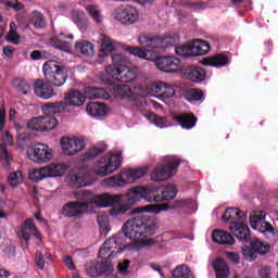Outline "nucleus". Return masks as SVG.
I'll list each match as a JSON object with an SVG mask.
<instances>
[{"label":"nucleus","mask_w":278,"mask_h":278,"mask_svg":"<svg viewBox=\"0 0 278 278\" xmlns=\"http://www.w3.org/2000/svg\"><path fill=\"white\" fill-rule=\"evenodd\" d=\"M89 16H91L92 21H94V23H97L98 25L103 23V17L101 16V13L99 12V10H97V7L94 5H89L86 8Z\"/></svg>","instance_id":"51"},{"label":"nucleus","mask_w":278,"mask_h":278,"mask_svg":"<svg viewBox=\"0 0 278 278\" xmlns=\"http://www.w3.org/2000/svg\"><path fill=\"white\" fill-rule=\"evenodd\" d=\"M36 225H34V219L27 218L24 222V226L17 232V236L21 240L25 241L26 247L29 244V240H31V236H36L37 233Z\"/></svg>","instance_id":"17"},{"label":"nucleus","mask_w":278,"mask_h":278,"mask_svg":"<svg viewBox=\"0 0 278 278\" xmlns=\"http://www.w3.org/2000/svg\"><path fill=\"white\" fill-rule=\"evenodd\" d=\"M192 55L193 58L197 55H207L210 50L212 49L210 42L201 39H194L191 42Z\"/></svg>","instance_id":"25"},{"label":"nucleus","mask_w":278,"mask_h":278,"mask_svg":"<svg viewBox=\"0 0 278 278\" xmlns=\"http://www.w3.org/2000/svg\"><path fill=\"white\" fill-rule=\"evenodd\" d=\"M112 251L105 247V243L100 248L98 252V257L101 260H112L113 257H116L114 254H111Z\"/></svg>","instance_id":"56"},{"label":"nucleus","mask_w":278,"mask_h":278,"mask_svg":"<svg viewBox=\"0 0 278 278\" xmlns=\"http://www.w3.org/2000/svg\"><path fill=\"white\" fill-rule=\"evenodd\" d=\"M113 92L115 97H121L122 99H131V87L128 85H116L113 87Z\"/></svg>","instance_id":"35"},{"label":"nucleus","mask_w":278,"mask_h":278,"mask_svg":"<svg viewBox=\"0 0 278 278\" xmlns=\"http://www.w3.org/2000/svg\"><path fill=\"white\" fill-rule=\"evenodd\" d=\"M250 247L254 250L256 255H266L270 252V244L262 242L260 239H250Z\"/></svg>","instance_id":"29"},{"label":"nucleus","mask_w":278,"mask_h":278,"mask_svg":"<svg viewBox=\"0 0 278 278\" xmlns=\"http://www.w3.org/2000/svg\"><path fill=\"white\" fill-rule=\"evenodd\" d=\"M243 260L247 262H255L257 260V253L252 247L244 245L242 247Z\"/></svg>","instance_id":"48"},{"label":"nucleus","mask_w":278,"mask_h":278,"mask_svg":"<svg viewBox=\"0 0 278 278\" xmlns=\"http://www.w3.org/2000/svg\"><path fill=\"white\" fill-rule=\"evenodd\" d=\"M75 49L78 53H81L83 55H94V46L88 40L77 42L75 45Z\"/></svg>","instance_id":"33"},{"label":"nucleus","mask_w":278,"mask_h":278,"mask_svg":"<svg viewBox=\"0 0 278 278\" xmlns=\"http://www.w3.org/2000/svg\"><path fill=\"white\" fill-rule=\"evenodd\" d=\"M156 67L163 73H177L181 61L175 56H160L155 61Z\"/></svg>","instance_id":"12"},{"label":"nucleus","mask_w":278,"mask_h":278,"mask_svg":"<svg viewBox=\"0 0 278 278\" xmlns=\"http://www.w3.org/2000/svg\"><path fill=\"white\" fill-rule=\"evenodd\" d=\"M65 106L81 108L86 103V96L79 90L72 89L70 92L64 93Z\"/></svg>","instance_id":"14"},{"label":"nucleus","mask_w":278,"mask_h":278,"mask_svg":"<svg viewBox=\"0 0 278 278\" xmlns=\"http://www.w3.org/2000/svg\"><path fill=\"white\" fill-rule=\"evenodd\" d=\"M105 248L110 249L111 255H118V253H123V251H125V248L123 245V238H121V233L113 236L111 238H109L105 242Z\"/></svg>","instance_id":"21"},{"label":"nucleus","mask_w":278,"mask_h":278,"mask_svg":"<svg viewBox=\"0 0 278 278\" xmlns=\"http://www.w3.org/2000/svg\"><path fill=\"white\" fill-rule=\"evenodd\" d=\"M98 268L100 277L101 275H112V271L114 270V266L108 261L98 262Z\"/></svg>","instance_id":"53"},{"label":"nucleus","mask_w":278,"mask_h":278,"mask_svg":"<svg viewBox=\"0 0 278 278\" xmlns=\"http://www.w3.org/2000/svg\"><path fill=\"white\" fill-rule=\"evenodd\" d=\"M142 192V187L140 186L130 188L124 199V201H126V204H121L118 206L112 207L110 210L111 216H118L121 214H126V212H129V210H131V205H136L138 201H141Z\"/></svg>","instance_id":"5"},{"label":"nucleus","mask_w":278,"mask_h":278,"mask_svg":"<svg viewBox=\"0 0 278 278\" xmlns=\"http://www.w3.org/2000/svg\"><path fill=\"white\" fill-rule=\"evenodd\" d=\"M42 131H51L58 127V119L51 115L41 116Z\"/></svg>","instance_id":"37"},{"label":"nucleus","mask_w":278,"mask_h":278,"mask_svg":"<svg viewBox=\"0 0 278 278\" xmlns=\"http://www.w3.org/2000/svg\"><path fill=\"white\" fill-rule=\"evenodd\" d=\"M8 40L13 45H18V42H21V37L18 36V34H16V31L11 29L8 35Z\"/></svg>","instance_id":"63"},{"label":"nucleus","mask_w":278,"mask_h":278,"mask_svg":"<svg viewBox=\"0 0 278 278\" xmlns=\"http://www.w3.org/2000/svg\"><path fill=\"white\" fill-rule=\"evenodd\" d=\"M27 129L33 131H42V116L34 117L26 124Z\"/></svg>","instance_id":"52"},{"label":"nucleus","mask_w":278,"mask_h":278,"mask_svg":"<svg viewBox=\"0 0 278 278\" xmlns=\"http://www.w3.org/2000/svg\"><path fill=\"white\" fill-rule=\"evenodd\" d=\"M8 182L11 188H18L20 184H23V172L16 170L9 174Z\"/></svg>","instance_id":"43"},{"label":"nucleus","mask_w":278,"mask_h":278,"mask_svg":"<svg viewBox=\"0 0 278 278\" xmlns=\"http://www.w3.org/2000/svg\"><path fill=\"white\" fill-rule=\"evenodd\" d=\"M166 84L163 83H153L151 85V90L152 92H154L155 94H159V97H162V92H164V88H165Z\"/></svg>","instance_id":"62"},{"label":"nucleus","mask_w":278,"mask_h":278,"mask_svg":"<svg viewBox=\"0 0 278 278\" xmlns=\"http://www.w3.org/2000/svg\"><path fill=\"white\" fill-rule=\"evenodd\" d=\"M41 110L47 116L62 114V112H66V103L64 101L48 102L42 104Z\"/></svg>","instance_id":"20"},{"label":"nucleus","mask_w":278,"mask_h":278,"mask_svg":"<svg viewBox=\"0 0 278 278\" xmlns=\"http://www.w3.org/2000/svg\"><path fill=\"white\" fill-rule=\"evenodd\" d=\"M163 49H168V47H175L179 42V35L172 34L162 37Z\"/></svg>","instance_id":"47"},{"label":"nucleus","mask_w":278,"mask_h":278,"mask_svg":"<svg viewBox=\"0 0 278 278\" xmlns=\"http://www.w3.org/2000/svg\"><path fill=\"white\" fill-rule=\"evenodd\" d=\"M128 53L136 55L137 58H141V60H150L149 52L139 47H129Z\"/></svg>","instance_id":"54"},{"label":"nucleus","mask_w":278,"mask_h":278,"mask_svg":"<svg viewBox=\"0 0 278 278\" xmlns=\"http://www.w3.org/2000/svg\"><path fill=\"white\" fill-rule=\"evenodd\" d=\"M73 21L77 25V27H84V23H85L84 12H74Z\"/></svg>","instance_id":"60"},{"label":"nucleus","mask_w":278,"mask_h":278,"mask_svg":"<svg viewBox=\"0 0 278 278\" xmlns=\"http://www.w3.org/2000/svg\"><path fill=\"white\" fill-rule=\"evenodd\" d=\"M28 157L37 164H47L53 159V149L45 143H36L29 149Z\"/></svg>","instance_id":"9"},{"label":"nucleus","mask_w":278,"mask_h":278,"mask_svg":"<svg viewBox=\"0 0 278 278\" xmlns=\"http://www.w3.org/2000/svg\"><path fill=\"white\" fill-rule=\"evenodd\" d=\"M162 99H173L175 97V88L165 84L163 92L161 93Z\"/></svg>","instance_id":"59"},{"label":"nucleus","mask_w":278,"mask_h":278,"mask_svg":"<svg viewBox=\"0 0 278 278\" xmlns=\"http://www.w3.org/2000/svg\"><path fill=\"white\" fill-rule=\"evenodd\" d=\"M71 184H73L74 188H86V186H90V182L86 180V176H79V174L71 177Z\"/></svg>","instance_id":"49"},{"label":"nucleus","mask_w":278,"mask_h":278,"mask_svg":"<svg viewBox=\"0 0 278 278\" xmlns=\"http://www.w3.org/2000/svg\"><path fill=\"white\" fill-rule=\"evenodd\" d=\"M160 201H170L177 197V187L169 184L163 188L161 194H159Z\"/></svg>","instance_id":"34"},{"label":"nucleus","mask_w":278,"mask_h":278,"mask_svg":"<svg viewBox=\"0 0 278 278\" xmlns=\"http://www.w3.org/2000/svg\"><path fill=\"white\" fill-rule=\"evenodd\" d=\"M61 148L64 155H77L80 151L86 149L84 139L63 137L61 139Z\"/></svg>","instance_id":"10"},{"label":"nucleus","mask_w":278,"mask_h":278,"mask_svg":"<svg viewBox=\"0 0 278 278\" xmlns=\"http://www.w3.org/2000/svg\"><path fill=\"white\" fill-rule=\"evenodd\" d=\"M93 203L98 207H117L121 204V195L111 193H101L93 198Z\"/></svg>","instance_id":"13"},{"label":"nucleus","mask_w":278,"mask_h":278,"mask_svg":"<svg viewBox=\"0 0 278 278\" xmlns=\"http://www.w3.org/2000/svg\"><path fill=\"white\" fill-rule=\"evenodd\" d=\"M131 264V261L129 260H124L123 262H119L117 264V270L121 273V275H127L129 273V265Z\"/></svg>","instance_id":"58"},{"label":"nucleus","mask_w":278,"mask_h":278,"mask_svg":"<svg viewBox=\"0 0 278 278\" xmlns=\"http://www.w3.org/2000/svg\"><path fill=\"white\" fill-rule=\"evenodd\" d=\"M212 239L213 242H216V244H236V239L233 236L225 230H214L212 232Z\"/></svg>","instance_id":"23"},{"label":"nucleus","mask_w":278,"mask_h":278,"mask_svg":"<svg viewBox=\"0 0 278 278\" xmlns=\"http://www.w3.org/2000/svg\"><path fill=\"white\" fill-rule=\"evenodd\" d=\"M174 118L182 129H192L197 125V116L192 113L175 115Z\"/></svg>","instance_id":"24"},{"label":"nucleus","mask_w":278,"mask_h":278,"mask_svg":"<svg viewBox=\"0 0 278 278\" xmlns=\"http://www.w3.org/2000/svg\"><path fill=\"white\" fill-rule=\"evenodd\" d=\"M13 88L21 92L22 94H31V84H29L24 78H14L12 81Z\"/></svg>","instance_id":"30"},{"label":"nucleus","mask_w":278,"mask_h":278,"mask_svg":"<svg viewBox=\"0 0 278 278\" xmlns=\"http://www.w3.org/2000/svg\"><path fill=\"white\" fill-rule=\"evenodd\" d=\"M30 23L34 25V27H36V29H43V27H47L45 15L38 11L34 12Z\"/></svg>","instance_id":"44"},{"label":"nucleus","mask_w":278,"mask_h":278,"mask_svg":"<svg viewBox=\"0 0 278 278\" xmlns=\"http://www.w3.org/2000/svg\"><path fill=\"white\" fill-rule=\"evenodd\" d=\"M43 79H37L34 84V92L39 99H51L55 96L53 88H62L68 79V68L58 61H47L42 66Z\"/></svg>","instance_id":"2"},{"label":"nucleus","mask_w":278,"mask_h":278,"mask_svg":"<svg viewBox=\"0 0 278 278\" xmlns=\"http://www.w3.org/2000/svg\"><path fill=\"white\" fill-rule=\"evenodd\" d=\"M85 270L89 277H100L99 274V262H88L85 265Z\"/></svg>","instance_id":"50"},{"label":"nucleus","mask_w":278,"mask_h":278,"mask_svg":"<svg viewBox=\"0 0 278 278\" xmlns=\"http://www.w3.org/2000/svg\"><path fill=\"white\" fill-rule=\"evenodd\" d=\"M105 151H108V146H94L86 152V160H94V157H99V155H101V153H105Z\"/></svg>","instance_id":"39"},{"label":"nucleus","mask_w":278,"mask_h":278,"mask_svg":"<svg viewBox=\"0 0 278 278\" xmlns=\"http://www.w3.org/2000/svg\"><path fill=\"white\" fill-rule=\"evenodd\" d=\"M139 45L146 49H164L162 37L160 36L140 35Z\"/></svg>","instance_id":"19"},{"label":"nucleus","mask_w":278,"mask_h":278,"mask_svg":"<svg viewBox=\"0 0 278 278\" xmlns=\"http://www.w3.org/2000/svg\"><path fill=\"white\" fill-rule=\"evenodd\" d=\"M244 212L236 207H228L225 214L222 215V220L230 225H236L238 223H244Z\"/></svg>","instance_id":"18"},{"label":"nucleus","mask_w":278,"mask_h":278,"mask_svg":"<svg viewBox=\"0 0 278 278\" xmlns=\"http://www.w3.org/2000/svg\"><path fill=\"white\" fill-rule=\"evenodd\" d=\"M157 191L151 189V188H144L142 187V199L147 201L148 203H155L160 202V194H156Z\"/></svg>","instance_id":"40"},{"label":"nucleus","mask_w":278,"mask_h":278,"mask_svg":"<svg viewBox=\"0 0 278 278\" xmlns=\"http://www.w3.org/2000/svg\"><path fill=\"white\" fill-rule=\"evenodd\" d=\"M180 164L181 161L173 159L169 162H167L166 165L156 166L151 174L152 181L159 182L166 181V179H170V177H173V173H177V168H179Z\"/></svg>","instance_id":"8"},{"label":"nucleus","mask_w":278,"mask_h":278,"mask_svg":"<svg viewBox=\"0 0 278 278\" xmlns=\"http://www.w3.org/2000/svg\"><path fill=\"white\" fill-rule=\"evenodd\" d=\"M273 225L266 222V218L262 219L261 225L256 228V231H261V233H266V231H273Z\"/></svg>","instance_id":"61"},{"label":"nucleus","mask_w":278,"mask_h":278,"mask_svg":"<svg viewBox=\"0 0 278 278\" xmlns=\"http://www.w3.org/2000/svg\"><path fill=\"white\" fill-rule=\"evenodd\" d=\"M185 99L189 103H194V101H205V93L201 89L191 88L185 91Z\"/></svg>","instance_id":"32"},{"label":"nucleus","mask_w":278,"mask_h":278,"mask_svg":"<svg viewBox=\"0 0 278 278\" xmlns=\"http://www.w3.org/2000/svg\"><path fill=\"white\" fill-rule=\"evenodd\" d=\"M149 173L147 167H139L135 169H125L122 170L121 175L111 176L104 180L106 186H112L115 188H121L125 186V184H134V181H138V179L144 177Z\"/></svg>","instance_id":"3"},{"label":"nucleus","mask_w":278,"mask_h":278,"mask_svg":"<svg viewBox=\"0 0 278 278\" xmlns=\"http://www.w3.org/2000/svg\"><path fill=\"white\" fill-rule=\"evenodd\" d=\"M146 118L161 129L166 127V117L157 116L155 113L150 112L146 115Z\"/></svg>","instance_id":"45"},{"label":"nucleus","mask_w":278,"mask_h":278,"mask_svg":"<svg viewBox=\"0 0 278 278\" xmlns=\"http://www.w3.org/2000/svg\"><path fill=\"white\" fill-rule=\"evenodd\" d=\"M266 218V212L258 211L250 216V226L252 229H260V225H262V220Z\"/></svg>","instance_id":"41"},{"label":"nucleus","mask_w":278,"mask_h":278,"mask_svg":"<svg viewBox=\"0 0 278 278\" xmlns=\"http://www.w3.org/2000/svg\"><path fill=\"white\" fill-rule=\"evenodd\" d=\"M194 200H176L173 204H148L146 206L137 207L130 211V214L137 216L128 219L122 227V233L131 242L144 247V244H153V239L144 240L149 236H153L157 231L155 218L149 214H160L162 210H181V207H192Z\"/></svg>","instance_id":"1"},{"label":"nucleus","mask_w":278,"mask_h":278,"mask_svg":"<svg viewBox=\"0 0 278 278\" xmlns=\"http://www.w3.org/2000/svg\"><path fill=\"white\" fill-rule=\"evenodd\" d=\"M258 277L260 278H273L270 276V267H268V266L261 267L258 270Z\"/></svg>","instance_id":"64"},{"label":"nucleus","mask_w":278,"mask_h":278,"mask_svg":"<svg viewBox=\"0 0 278 278\" xmlns=\"http://www.w3.org/2000/svg\"><path fill=\"white\" fill-rule=\"evenodd\" d=\"M111 60L113 62L114 66H117L119 68H125L129 64V59L125 56L123 53H114L111 55Z\"/></svg>","instance_id":"38"},{"label":"nucleus","mask_w":278,"mask_h":278,"mask_svg":"<svg viewBox=\"0 0 278 278\" xmlns=\"http://www.w3.org/2000/svg\"><path fill=\"white\" fill-rule=\"evenodd\" d=\"M176 55L180 58H193L192 54V42L185 43L175 48Z\"/></svg>","instance_id":"42"},{"label":"nucleus","mask_w":278,"mask_h":278,"mask_svg":"<svg viewBox=\"0 0 278 278\" xmlns=\"http://www.w3.org/2000/svg\"><path fill=\"white\" fill-rule=\"evenodd\" d=\"M204 66H214L215 68H223L229 64V56L225 54H215L214 56L207 58L201 61Z\"/></svg>","instance_id":"22"},{"label":"nucleus","mask_w":278,"mask_h":278,"mask_svg":"<svg viewBox=\"0 0 278 278\" xmlns=\"http://www.w3.org/2000/svg\"><path fill=\"white\" fill-rule=\"evenodd\" d=\"M0 161L4 168H8L10 161H12V156L8 153V146H5V143H0Z\"/></svg>","instance_id":"46"},{"label":"nucleus","mask_w":278,"mask_h":278,"mask_svg":"<svg viewBox=\"0 0 278 278\" xmlns=\"http://www.w3.org/2000/svg\"><path fill=\"white\" fill-rule=\"evenodd\" d=\"M50 42L52 47H55V49H60V51H68V43L66 41L60 40L58 37H52L50 39Z\"/></svg>","instance_id":"55"},{"label":"nucleus","mask_w":278,"mask_h":278,"mask_svg":"<svg viewBox=\"0 0 278 278\" xmlns=\"http://www.w3.org/2000/svg\"><path fill=\"white\" fill-rule=\"evenodd\" d=\"M86 110L89 116H105L108 114V106L101 102H90Z\"/></svg>","instance_id":"27"},{"label":"nucleus","mask_w":278,"mask_h":278,"mask_svg":"<svg viewBox=\"0 0 278 278\" xmlns=\"http://www.w3.org/2000/svg\"><path fill=\"white\" fill-rule=\"evenodd\" d=\"M64 173H66V166L52 163L30 172L29 179L31 181H42V179H48L49 177H62Z\"/></svg>","instance_id":"6"},{"label":"nucleus","mask_w":278,"mask_h":278,"mask_svg":"<svg viewBox=\"0 0 278 278\" xmlns=\"http://www.w3.org/2000/svg\"><path fill=\"white\" fill-rule=\"evenodd\" d=\"M114 49H116V47H114V45L110 41H103L101 45V54L100 58L103 55H110V53H112V51H114Z\"/></svg>","instance_id":"57"},{"label":"nucleus","mask_w":278,"mask_h":278,"mask_svg":"<svg viewBox=\"0 0 278 278\" xmlns=\"http://www.w3.org/2000/svg\"><path fill=\"white\" fill-rule=\"evenodd\" d=\"M244 222H239L235 225H230L229 229L241 242H251V229L249 226L243 225Z\"/></svg>","instance_id":"16"},{"label":"nucleus","mask_w":278,"mask_h":278,"mask_svg":"<svg viewBox=\"0 0 278 278\" xmlns=\"http://www.w3.org/2000/svg\"><path fill=\"white\" fill-rule=\"evenodd\" d=\"M206 76L207 74L205 73V70L201 66H189L184 70V77L194 84H201V81H204Z\"/></svg>","instance_id":"15"},{"label":"nucleus","mask_w":278,"mask_h":278,"mask_svg":"<svg viewBox=\"0 0 278 278\" xmlns=\"http://www.w3.org/2000/svg\"><path fill=\"white\" fill-rule=\"evenodd\" d=\"M48 262H51V254L46 252L42 254V252L37 251L35 254V264L39 270H45V264Z\"/></svg>","instance_id":"36"},{"label":"nucleus","mask_w":278,"mask_h":278,"mask_svg":"<svg viewBox=\"0 0 278 278\" xmlns=\"http://www.w3.org/2000/svg\"><path fill=\"white\" fill-rule=\"evenodd\" d=\"M136 79H138V72L136 70H131L128 65L122 68L118 81L122 84H131Z\"/></svg>","instance_id":"28"},{"label":"nucleus","mask_w":278,"mask_h":278,"mask_svg":"<svg viewBox=\"0 0 278 278\" xmlns=\"http://www.w3.org/2000/svg\"><path fill=\"white\" fill-rule=\"evenodd\" d=\"M121 153L117 154H106L105 156L101 157L94 167L96 175L99 177H106V175H112L114 170H118L121 167Z\"/></svg>","instance_id":"4"},{"label":"nucleus","mask_w":278,"mask_h":278,"mask_svg":"<svg viewBox=\"0 0 278 278\" xmlns=\"http://www.w3.org/2000/svg\"><path fill=\"white\" fill-rule=\"evenodd\" d=\"M122 71L123 67H118L116 65L106 66L105 72L109 75V77H111L106 80L108 86H113L114 81H119Z\"/></svg>","instance_id":"31"},{"label":"nucleus","mask_w":278,"mask_h":278,"mask_svg":"<svg viewBox=\"0 0 278 278\" xmlns=\"http://www.w3.org/2000/svg\"><path fill=\"white\" fill-rule=\"evenodd\" d=\"M138 10L134 5L127 4L116 10L114 18L123 25H134L138 21Z\"/></svg>","instance_id":"11"},{"label":"nucleus","mask_w":278,"mask_h":278,"mask_svg":"<svg viewBox=\"0 0 278 278\" xmlns=\"http://www.w3.org/2000/svg\"><path fill=\"white\" fill-rule=\"evenodd\" d=\"M213 268L216 273L217 278H229V265L225 260L217 257L213 262Z\"/></svg>","instance_id":"26"},{"label":"nucleus","mask_w":278,"mask_h":278,"mask_svg":"<svg viewBox=\"0 0 278 278\" xmlns=\"http://www.w3.org/2000/svg\"><path fill=\"white\" fill-rule=\"evenodd\" d=\"M92 207V202L72 201L62 207V215L66 218H81V216L88 214Z\"/></svg>","instance_id":"7"}]
</instances>
